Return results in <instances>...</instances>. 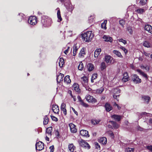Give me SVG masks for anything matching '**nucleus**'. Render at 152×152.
I'll return each instance as SVG.
<instances>
[{
  "label": "nucleus",
  "instance_id": "nucleus-1",
  "mask_svg": "<svg viewBox=\"0 0 152 152\" xmlns=\"http://www.w3.org/2000/svg\"><path fill=\"white\" fill-rule=\"evenodd\" d=\"M82 39L86 42H88L91 41L94 37V34L91 31H88L82 34Z\"/></svg>",
  "mask_w": 152,
  "mask_h": 152
},
{
  "label": "nucleus",
  "instance_id": "nucleus-2",
  "mask_svg": "<svg viewBox=\"0 0 152 152\" xmlns=\"http://www.w3.org/2000/svg\"><path fill=\"white\" fill-rule=\"evenodd\" d=\"M41 22L45 27L50 26L52 23L51 18L46 16H43L42 17Z\"/></svg>",
  "mask_w": 152,
  "mask_h": 152
},
{
  "label": "nucleus",
  "instance_id": "nucleus-3",
  "mask_svg": "<svg viewBox=\"0 0 152 152\" xmlns=\"http://www.w3.org/2000/svg\"><path fill=\"white\" fill-rule=\"evenodd\" d=\"M80 81L84 87H86L88 86V79L87 77L84 76L81 77L80 79Z\"/></svg>",
  "mask_w": 152,
  "mask_h": 152
},
{
  "label": "nucleus",
  "instance_id": "nucleus-4",
  "mask_svg": "<svg viewBox=\"0 0 152 152\" xmlns=\"http://www.w3.org/2000/svg\"><path fill=\"white\" fill-rule=\"evenodd\" d=\"M79 143L81 147L86 149H89L90 148L89 144L86 142L82 140H80Z\"/></svg>",
  "mask_w": 152,
  "mask_h": 152
},
{
  "label": "nucleus",
  "instance_id": "nucleus-5",
  "mask_svg": "<svg viewBox=\"0 0 152 152\" xmlns=\"http://www.w3.org/2000/svg\"><path fill=\"white\" fill-rule=\"evenodd\" d=\"M28 22L32 25H35L37 23L36 17L35 16L30 17L28 19Z\"/></svg>",
  "mask_w": 152,
  "mask_h": 152
},
{
  "label": "nucleus",
  "instance_id": "nucleus-6",
  "mask_svg": "<svg viewBox=\"0 0 152 152\" xmlns=\"http://www.w3.org/2000/svg\"><path fill=\"white\" fill-rule=\"evenodd\" d=\"M85 99L87 102L91 103H95L96 102V100L92 96L90 95H87L85 97Z\"/></svg>",
  "mask_w": 152,
  "mask_h": 152
},
{
  "label": "nucleus",
  "instance_id": "nucleus-7",
  "mask_svg": "<svg viewBox=\"0 0 152 152\" xmlns=\"http://www.w3.org/2000/svg\"><path fill=\"white\" fill-rule=\"evenodd\" d=\"M36 148L37 150L41 151L44 148V144L41 142H39L36 144Z\"/></svg>",
  "mask_w": 152,
  "mask_h": 152
},
{
  "label": "nucleus",
  "instance_id": "nucleus-8",
  "mask_svg": "<svg viewBox=\"0 0 152 152\" xmlns=\"http://www.w3.org/2000/svg\"><path fill=\"white\" fill-rule=\"evenodd\" d=\"M132 80L135 83H137L141 82V80L136 75H132Z\"/></svg>",
  "mask_w": 152,
  "mask_h": 152
},
{
  "label": "nucleus",
  "instance_id": "nucleus-9",
  "mask_svg": "<svg viewBox=\"0 0 152 152\" xmlns=\"http://www.w3.org/2000/svg\"><path fill=\"white\" fill-rule=\"evenodd\" d=\"M77 99L80 102V104L81 105L86 107H89V105L83 102L80 96H77Z\"/></svg>",
  "mask_w": 152,
  "mask_h": 152
},
{
  "label": "nucleus",
  "instance_id": "nucleus-10",
  "mask_svg": "<svg viewBox=\"0 0 152 152\" xmlns=\"http://www.w3.org/2000/svg\"><path fill=\"white\" fill-rule=\"evenodd\" d=\"M71 132L75 133L77 131V129L76 128L75 126L72 123H70L69 125Z\"/></svg>",
  "mask_w": 152,
  "mask_h": 152
},
{
  "label": "nucleus",
  "instance_id": "nucleus-11",
  "mask_svg": "<svg viewBox=\"0 0 152 152\" xmlns=\"http://www.w3.org/2000/svg\"><path fill=\"white\" fill-rule=\"evenodd\" d=\"M113 58L109 55H106L104 57V61L108 64H111Z\"/></svg>",
  "mask_w": 152,
  "mask_h": 152
},
{
  "label": "nucleus",
  "instance_id": "nucleus-12",
  "mask_svg": "<svg viewBox=\"0 0 152 152\" xmlns=\"http://www.w3.org/2000/svg\"><path fill=\"white\" fill-rule=\"evenodd\" d=\"M80 133L82 136L83 137H89V135L88 134V132L86 130H81L80 132Z\"/></svg>",
  "mask_w": 152,
  "mask_h": 152
},
{
  "label": "nucleus",
  "instance_id": "nucleus-13",
  "mask_svg": "<svg viewBox=\"0 0 152 152\" xmlns=\"http://www.w3.org/2000/svg\"><path fill=\"white\" fill-rule=\"evenodd\" d=\"M52 110L54 113L56 114H58L59 112L58 106L56 104H53L52 105Z\"/></svg>",
  "mask_w": 152,
  "mask_h": 152
},
{
  "label": "nucleus",
  "instance_id": "nucleus-14",
  "mask_svg": "<svg viewBox=\"0 0 152 152\" xmlns=\"http://www.w3.org/2000/svg\"><path fill=\"white\" fill-rule=\"evenodd\" d=\"M111 117L114 120L118 121H120L122 118V117L119 115H113L111 116Z\"/></svg>",
  "mask_w": 152,
  "mask_h": 152
},
{
  "label": "nucleus",
  "instance_id": "nucleus-15",
  "mask_svg": "<svg viewBox=\"0 0 152 152\" xmlns=\"http://www.w3.org/2000/svg\"><path fill=\"white\" fill-rule=\"evenodd\" d=\"M145 29L148 33L152 34V27L150 25H146L145 26Z\"/></svg>",
  "mask_w": 152,
  "mask_h": 152
},
{
  "label": "nucleus",
  "instance_id": "nucleus-16",
  "mask_svg": "<svg viewBox=\"0 0 152 152\" xmlns=\"http://www.w3.org/2000/svg\"><path fill=\"white\" fill-rule=\"evenodd\" d=\"M103 38L104 41L110 42H111L113 40L112 38L108 36L104 35L103 36Z\"/></svg>",
  "mask_w": 152,
  "mask_h": 152
},
{
  "label": "nucleus",
  "instance_id": "nucleus-17",
  "mask_svg": "<svg viewBox=\"0 0 152 152\" xmlns=\"http://www.w3.org/2000/svg\"><path fill=\"white\" fill-rule=\"evenodd\" d=\"M52 130L53 128L52 126L49 127L46 129V134L48 137H50L51 136Z\"/></svg>",
  "mask_w": 152,
  "mask_h": 152
},
{
  "label": "nucleus",
  "instance_id": "nucleus-18",
  "mask_svg": "<svg viewBox=\"0 0 152 152\" xmlns=\"http://www.w3.org/2000/svg\"><path fill=\"white\" fill-rule=\"evenodd\" d=\"M68 148L71 152H76V151H74L76 150V147L73 143L69 144V145Z\"/></svg>",
  "mask_w": 152,
  "mask_h": 152
},
{
  "label": "nucleus",
  "instance_id": "nucleus-19",
  "mask_svg": "<svg viewBox=\"0 0 152 152\" xmlns=\"http://www.w3.org/2000/svg\"><path fill=\"white\" fill-rule=\"evenodd\" d=\"M99 142L103 145H105L107 142V139L105 137H102L99 140Z\"/></svg>",
  "mask_w": 152,
  "mask_h": 152
},
{
  "label": "nucleus",
  "instance_id": "nucleus-20",
  "mask_svg": "<svg viewBox=\"0 0 152 152\" xmlns=\"http://www.w3.org/2000/svg\"><path fill=\"white\" fill-rule=\"evenodd\" d=\"M129 78L128 76V74L126 72L124 74L123 77L122 78V80L123 82H125L129 80Z\"/></svg>",
  "mask_w": 152,
  "mask_h": 152
},
{
  "label": "nucleus",
  "instance_id": "nucleus-21",
  "mask_svg": "<svg viewBox=\"0 0 152 152\" xmlns=\"http://www.w3.org/2000/svg\"><path fill=\"white\" fill-rule=\"evenodd\" d=\"M64 77V75L61 73L57 76L56 80L58 83H60L61 81H63V77Z\"/></svg>",
  "mask_w": 152,
  "mask_h": 152
},
{
  "label": "nucleus",
  "instance_id": "nucleus-22",
  "mask_svg": "<svg viewBox=\"0 0 152 152\" xmlns=\"http://www.w3.org/2000/svg\"><path fill=\"white\" fill-rule=\"evenodd\" d=\"M105 107L106 110L108 112L110 111L113 109L112 107L108 103H106Z\"/></svg>",
  "mask_w": 152,
  "mask_h": 152
},
{
  "label": "nucleus",
  "instance_id": "nucleus-23",
  "mask_svg": "<svg viewBox=\"0 0 152 152\" xmlns=\"http://www.w3.org/2000/svg\"><path fill=\"white\" fill-rule=\"evenodd\" d=\"M56 10H57V15L58 18V22H60L62 20V19L60 11L58 8H57L56 9Z\"/></svg>",
  "mask_w": 152,
  "mask_h": 152
},
{
  "label": "nucleus",
  "instance_id": "nucleus-24",
  "mask_svg": "<svg viewBox=\"0 0 152 152\" xmlns=\"http://www.w3.org/2000/svg\"><path fill=\"white\" fill-rule=\"evenodd\" d=\"M101 51V48H98L96 49L94 52V57H97L99 55Z\"/></svg>",
  "mask_w": 152,
  "mask_h": 152
},
{
  "label": "nucleus",
  "instance_id": "nucleus-25",
  "mask_svg": "<svg viewBox=\"0 0 152 152\" xmlns=\"http://www.w3.org/2000/svg\"><path fill=\"white\" fill-rule=\"evenodd\" d=\"M72 88L76 91L78 92H80V89L79 88V86L77 84H74L73 85Z\"/></svg>",
  "mask_w": 152,
  "mask_h": 152
},
{
  "label": "nucleus",
  "instance_id": "nucleus-26",
  "mask_svg": "<svg viewBox=\"0 0 152 152\" xmlns=\"http://www.w3.org/2000/svg\"><path fill=\"white\" fill-rule=\"evenodd\" d=\"M142 99L145 102L147 103H148L150 100V97L148 96H142Z\"/></svg>",
  "mask_w": 152,
  "mask_h": 152
},
{
  "label": "nucleus",
  "instance_id": "nucleus-27",
  "mask_svg": "<svg viewBox=\"0 0 152 152\" xmlns=\"http://www.w3.org/2000/svg\"><path fill=\"white\" fill-rule=\"evenodd\" d=\"M87 67L88 70L89 71H91L94 69V65H93V64L91 63L88 64L87 65Z\"/></svg>",
  "mask_w": 152,
  "mask_h": 152
},
{
  "label": "nucleus",
  "instance_id": "nucleus-28",
  "mask_svg": "<svg viewBox=\"0 0 152 152\" xmlns=\"http://www.w3.org/2000/svg\"><path fill=\"white\" fill-rule=\"evenodd\" d=\"M78 48L76 46V45H75L73 47V56H75L77 53V51Z\"/></svg>",
  "mask_w": 152,
  "mask_h": 152
},
{
  "label": "nucleus",
  "instance_id": "nucleus-29",
  "mask_svg": "<svg viewBox=\"0 0 152 152\" xmlns=\"http://www.w3.org/2000/svg\"><path fill=\"white\" fill-rule=\"evenodd\" d=\"M64 82L66 83H70L71 82L69 76L67 75L65 76L64 78Z\"/></svg>",
  "mask_w": 152,
  "mask_h": 152
},
{
  "label": "nucleus",
  "instance_id": "nucleus-30",
  "mask_svg": "<svg viewBox=\"0 0 152 152\" xmlns=\"http://www.w3.org/2000/svg\"><path fill=\"white\" fill-rule=\"evenodd\" d=\"M64 63V59L62 58H60L59 62V65L60 67H63Z\"/></svg>",
  "mask_w": 152,
  "mask_h": 152
},
{
  "label": "nucleus",
  "instance_id": "nucleus-31",
  "mask_svg": "<svg viewBox=\"0 0 152 152\" xmlns=\"http://www.w3.org/2000/svg\"><path fill=\"white\" fill-rule=\"evenodd\" d=\"M137 72H138V73H140V74L142 75L143 77H145V78H148V76L144 72L142 71L140 69H137Z\"/></svg>",
  "mask_w": 152,
  "mask_h": 152
},
{
  "label": "nucleus",
  "instance_id": "nucleus-32",
  "mask_svg": "<svg viewBox=\"0 0 152 152\" xmlns=\"http://www.w3.org/2000/svg\"><path fill=\"white\" fill-rule=\"evenodd\" d=\"M85 54V50L84 48H82L80 50L79 54V56L80 57H83L84 55Z\"/></svg>",
  "mask_w": 152,
  "mask_h": 152
},
{
  "label": "nucleus",
  "instance_id": "nucleus-33",
  "mask_svg": "<svg viewBox=\"0 0 152 152\" xmlns=\"http://www.w3.org/2000/svg\"><path fill=\"white\" fill-rule=\"evenodd\" d=\"M110 121L113 125V126L114 128L117 129L119 127V125L116 122L113 121Z\"/></svg>",
  "mask_w": 152,
  "mask_h": 152
},
{
  "label": "nucleus",
  "instance_id": "nucleus-34",
  "mask_svg": "<svg viewBox=\"0 0 152 152\" xmlns=\"http://www.w3.org/2000/svg\"><path fill=\"white\" fill-rule=\"evenodd\" d=\"M113 53L115 54L118 57L122 58L123 57L121 55V53L119 51L117 50H114L113 51Z\"/></svg>",
  "mask_w": 152,
  "mask_h": 152
},
{
  "label": "nucleus",
  "instance_id": "nucleus-35",
  "mask_svg": "<svg viewBox=\"0 0 152 152\" xmlns=\"http://www.w3.org/2000/svg\"><path fill=\"white\" fill-rule=\"evenodd\" d=\"M107 22V20H104V22L101 24V28L104 29H106L107 28L106 23Z\"/></svg>",
  "mask_w": 152,
  "mask_h": 152
},
{
  "label": "nucleus",
  "instance_id": "nucleus-36",
  "mask_svg": "<svg viewBox=\"0 0 152 152\" xmlns=\"http://www.w3.org/2000/svg\"><path fill=\"white\" fill-rule=\"evenodd\" d=\"M97 74H94L92 75L91 79V81L92 83L94 82V80L97 78Z\"/></svg>",
  "mask_w": 152,
  "mask_h": 152
},
{
  "label": "nucleus",
  "instance_id": "nucleus-37",
  "mask_svg": "<svg viewBox=\"0 0 152 152\" xmlns=\"http://www.w3.org/2000/svg\"><path fill=\"white\" fill-rule=\"evenodd\" d=\"M113 92L114 94H118L120 92V90L119 88H116L113 89Z\"/></svg>",
  "mask_w": 152,
  "mask_h": 152
},
{
  "label": "nucleus",
  "instance_id": "nucleus-38",
  "mask_svg": "<svg viewBox=\"0 0 152 152\" xmlns=\"http://www.w3.org/2000/svg\"><path fill=\"white\" fill-rule=\"evenodd\" d=\"M106 68V66L104 62H102L101 64V69L102 70H103Z\"/></svg>",
  "mask_w": 152,
  "mask_h": 152
},
{
  "label": "nucleus",
  "instance_id": "nucleus-39",
  "mask_svg": "<svg viewBox=\"0 0 152 152\" xmlns=\"http://www.w3.org/2000/svg\"><path fill=\"white\" fill-rule=\"evenodd\" d=\"M100 120L99 119L96 120L95 119H93L91 120V123L94 125L97 124H99Z\"/></svg>",
  "mask_w": 152,
  "mask_h": 152
},
{
  "label": "nucleus",
  "instance_id": "nucleus-40",
  "mask_svg": "<svg viewBox=\"0 0 152 152\" xmlns=\"http://www.w3.org/2000/svg\"><path fill=\"white\" fill-rule=\"evenodd\" d=\"M104 90V88L101 87L96 90V93L98 94H100L102 93Z\"/></svg>",
  "mask_w": 152,
  "mask_h": 152
},
{
  "label": "nucleus",
  "instance_id": "nucleus-41",
  "mask_svg": "<svg viewBox=\"0 0 152 152\" xmlns=\"http://www.w3.org/2000/svg\"><path fill=\"white\" fill-rule=\"evenodd\" d=\"M136 12L138 13L142 14L145 12V10L143 9L138 8L136 11Z\"/></svg>",
  "mask_w": 152,
  "mask_h": 152
},
{
  "label": "nucleus",
  "instance_id": "nucleus-42",
  "mask_svg": "<svg viewBox=\"0 0 152 152\" xmlns=\"http://www.w3.org/2000/svg\"><path fill=\"white\" fill-rule=\"evenodd\" d=\"M48 118L47 116H45L44 118L43 124L44 125H46L48 122Z\"/></svg>",
  "mask_w": 152,
  "mask_h": 152
},
{
  "label": "nucleus",
  "instance_id": "nucleus-43",
  "mask_svg": "<svg viewBox=\"0 0 152 152\" xmlns=\"http://www.w3.org/2000/svg\"><path fill=\"white\" fill-rule=\"evenodd\" d=\"M143 45L145 47L147 48L150 47L151 45L147 41L143 43Z\"/></svg>",
  "mask_w": 152,
  "mask_h": 152
},
{
  "label": "nucleus",
  "instance_id": "nucleus-44",
  "mask_svg": "<svg viewBox=\"0 0 152 152\" xmlns=\"http://www.w3.org/2000/svg\"><path fill=\"white\" fill-rule=\"evenodd\" d=\"M83 64L82 62H80L78 66V68L79 70H82L83 68Z\"/></svg>",
  "mask_w": 152,
  "mask_h": 152
},
{
  "label": "nucleus",
  "instance_id": "nucleus-45",
  "mask_svg": "<svg viewBox=\"0 0 152 152\" xmlns=\"http://www.w3.org/2000/svg\"><path fill=\"white\" fill-rule=\"evenodd\" d=\"M147 0H140V4L142 5H144L146 3Z\"/></svg>",
  "mask_w": 152,
  "mask_h": 152
},
{
  "label": "nucleus",
  "instance_id": "nucleus-46",
  "mask_svg": "<svg viewBox=\"0 0 152 152\" xmlns=\"http://www.w3.org/2000/svg\"><path fill=\"white\" fill-rule=\"evenodd\" d=\"M120 48L124 51L126 54L128 53L127 50L124 47L121 46Z\"/></svg>",
  "mask_w": 152,
  "mask_h": 152
},
{
  "label": "nucleus",
  "instance_id": "nucleus-47",
  "mask_svg": "<svg viewBox=\"0 0 152 152\" xmlns=\"http://www.w3.org/2000/svg\"><path fill=\"white\" fill-rule=\"evenodd\" d=\"M117 41H118L119 42H122L124 44H125L127 43L126 41L122 39H119L117 40Z\"/></svg>",
  "mask_w": 152,
  "mask_h": 152
},
{
  "label": "nucleus",
  "instance_id": "nucleus-48",
  "mask_svg": "<svg viewBox=\"0 0 152 152\" xmlns=\"http://www.w3.org/2000/svg\"><path fill=\"white\" fill-rule=\"evenodd\" d=\"M95 146L96 148L97 149H100V146L98 143L97 142H95L94 143Z\"/></svg>",
  "mask_w": 152,
  "mask_h": 152
},
{
  "label": "nucleus",
  "instance_id": "nucleus-49",
  "mask_svg": "<svg viewBox=\"0 0 152 152\" xmlns=\"http://www.w3.org/2000/svg\"><path fill=\"white\" fill-rule=\"evenodd\" d=\"M66 107V104L64 103H62L61 105V110H62L63 109H65Z\"/></svg>",
  "mask_w": 152,
  "mask_h": 152
},
{
  "label": "nucleus",
  "instance_id": "nucleus-50",
  "mask_svg": "<svg viewBox=\"0 0 152 152\" xmlns=\"http://www.w3.org/2000/svg\"><path fill=\"white\" fill-rule=\"evenodd\" d=\"M119 24L123 27H124V25L125 23V22L124 20H120L119 22Z\"/></svg>",
  "mask_w": 152,
  "mask_h": 152
},
{
  "label": "nucleus",
  "instance_id": "nucleus-51",
  "mask_svg": "<svg viewBox=\"0 0 152 152\" xmlns=\"http://www.w3.org/2000/svg\"><path fill=\"white\" fill-rule=\"evenodd\" d=\"M51 117L53 121H58V119L56 117L54 116L51 115Z\"/></svg>",
  "mask_w": 152,
  "mask_h": 152
},
{
  "label": "nucleus",
  "instance_id": "nucleus-52",
  "mask_svg": "<svg viewBox=\"0 0 152 152\" xmlns=\"http://www.w3.org/2000/svg\"><path fill=\"white\" fill-rule=\"evenodd\" d=\"M134 150V148H128L127 149V152H133Z\"/></svg>",
  "mask_w": 152,
  "mask_h": 152
},
{
  "label": "nucleus",
  "instance_id": "nucleus-53",
  "mask_svg": "<svg viewBox=\"0 0 152 152\" xmlns=\"http://www.w3.org/2000/svg\"><path fill=\"white\" fill-rule=\"evenodd\" d=\"M146 148L149 151L152 152V145L148 146Z\"/></svg>",
  "mask_w": 152,
  "mask_h": 152
},
{
  "label": "nucleus",
  "instance_id": "nucleus-54",
  "mask_svg": "<svg viewBox=\"0 0 152 152\" xmlns=\"http://www.w3.org/2000/svg\"><path fill=\"white\" fill-rule=\"evenodd\" d=\"M127 30L130 33V34H132L133 32L132 30L131 27H128L127 28Z\"/></svg>",
  "mask_w": 152,
  "mask_h": 152
},
{
  "label": "nucleus",
  "instance_id": "nucleus-55",
  "mask_svg": "<svg viewBox=\"0 0 152 152\" xmlns=\"http://www.w3.org/2000/svg\"><path fill=\"white\" fill-rule=\"evenodd\" d=\"M50 152H53L54 151V147L53 145H52L50 147Z\"/></svg>",
  "mask_w": 152,
  "mask_h": 152
},
{
  "label": "nucleus",
  "instance_id": "nucleus-56",
  "mask_svg": "<svg viewBox=\"0 0 152 152\" xmlns=\"http://www.w3.org/2000/svg\"><path fill=\"white\" fill-rule=\"evenodd\" d=\"M119 94H114L113 97L114 99H117L118 97H119Z\"/></svg>",
  "mask_w": 152,
  "mask_h": 152
},
{
  "label": "nucleus",
  "instance_id": "nucleus-57",
  "mask_svg": "<svg viewBox=\"0 0 152 152\" xmlns=\"http://www.w3.org/2000/svg\"><path fill=\"white\" fill-rule=\"evenodd\" d=\"M61 110L63 112L65 115H66V108Z\"/></svg>",
  "mask_w": 152,
  "mask_h": 152
},
{
  "label": "nucleus",
  "instance_id": "nucleus-58",
  "mask_svg": "<svg viewBox=\"0 0 152 152\" xmlns=\"http://www.w3.org/2000/svg\"><path fill=\"white\" fill-rule=\"evenodd\" d=\"M71 108L72 110H73V111L74 112V113H75L76 115H77V112L75 110V109H74V108L73 107H71Z\"/></svg>",
  "mask_w": 152,
  "mask_h": 152
},
{
  "label": "nucleus",
  "instance_id": "nucleus-59",
  "mask_svg": "<svg viewBox=\"0 0 152 152\" xmlns=\"http://www.w3.org/2000/svg\"><path fill=\"white\" fill-rule=\"evenodd\" d=\"M69 47H68V48L64 52V53L66 54H67V53H68V49H69Z\"/></svg>",
  "mask_w": 152,
  "mask_h": 152
},
{
  "label": "nucleus",
  "instance_id": "nucleus-60",
  "mask_svg": "<svg viewBox=\"0 0 152 152\" xmlns=\"http://www.w3.org/2000/svg\"><path fill=\"white\" fill-rule=\"evenodd\" d=\"M114 105H115L117 106L118 109L119 110L120 109L121 107H119V105L118 104H117L116 103H115Z\"/></svg>",
  "mask_w": 152,
  "mask_h": 152
},
{
  "label": "nucleus",
  "instance_id": "nucleus-61",
  "mask_svg": "<svg viewBox=\"0 0 152 152\" xmlns=\"http://www.w3.org/2000/svg\"><path fill=\"white\" fill-rule=\"evenodd\" d=\"M87 86L86 87H85L87 90H88L89 91H91V88H89Z\"/></svg>",
  "mask_w": 152,
  "mask_h": 152
},
{
  "label": "nucleus",
  "instance_id": "nucleus-62",
  "mask_svg": "<svg viewBox=\"0 0 152 152\" xmlns=\"http://www.w3.org/2000/svg\"><path fill=\"white\" fill-rule=\"evenodd\" d=\"M48 135H46V137L45 138V140L48 141H49V138L48 137Z\"/></svg>",
  "mask_w": 152,
  "mask_h": 152
},
{
  "label": "nucleus",
  "instance_id": "nucleus-63",
  "mask_svg": "<svg viewBox=\"0 0 152 152\" xmlns=\"http://www.w3.org/2000/svg\"><path fill=\"white\" fill-rule=\"evenodd\" d=\"M71 95L72 97L73 98L74 101H75L76 100V98H75V96H73L72 95V94H71Z\"/></svg>",
  "mask_w": 152,
  "mask_h": 152
},
{
  "label": "nucleus",
  "instance_id": "nucleus-64",
  "mask_svg": "<svg viewBox=\"0 0 152 152\" xmlns=\"http://www.w3.org/2000/svg\"><path fill=\"white\" fill-rule=\"evenodd\" d=\"M111 137H112V138H114V135H113V132H111L110 134Z\"/></svg>",
  "mask_w": 152,
  "mask_h": 152
}]
</instances>
